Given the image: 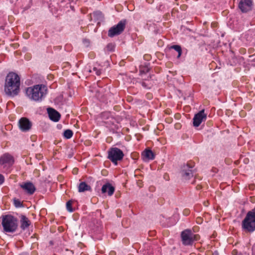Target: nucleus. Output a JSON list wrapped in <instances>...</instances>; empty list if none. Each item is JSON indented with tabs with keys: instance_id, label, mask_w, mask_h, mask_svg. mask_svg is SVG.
Instances as JSON below:
<instances>
[{
	"instance_id": "f257e3e1",
	"label": "nucleus",
	"mask_w": 255,
	"mask_h": 255,
	"mask_svg": "<svg viewBox=\"0 0 255 255\" xmlns=\"http://www.w3.org/2000/svg\"><path fill=\"white\" fill-rule=\"evenodd\" d=\"M20 78L17 74L11 72L6 76L4 84V92L8 96H14L19 91Z\"/></svg>"
},
{
	"instance_id": "f03ea898",
	"label": "nucleus",
	"mask_w": 255,
	"mask_h": 255,
	"mask_svg": "<svg viewBox=\"0 0 255 255\" xmlns=\"http://www.w3.org/2000/svg\"><path fill=\"white\" fill-rule=\"evenodd\" d=\"M47 93V88L44 85H36L27 88L26 94L28 98L36 102L41 101Z\"/></svg>"
},
{
	"instance_id": "7ed1b4c3",
	"label": "nucleus",
	"mask_w": 255,
	"mask_h": 255,
	"mask_svg": "<svg viewBox=\"0 0 255 255\" xmlns=\"http://www.w3.org/2000/svg\"><path fill=\"white\" fill-rule=\"evenodd\" d=\"M242 226L246 232L252 233L255 231V207L248 212Z\"/></svg>"
},
{
	"instance_id": "20e7f679",
	"label": "nucleus",
	"mask_w": 255,
	"mask_h": 255,
	"mask_svg": "<svg viewBox=\"0 0 255 255\" xmlns=\"http://www.w3.org/2000/svg\"><path fill=\"white\" fill-rule=\"evenodd\" d=\"M1 224L5 232L13 233L17 229V220L10 215L3 216Z\"/></svg>"
},
{
	"instance_id": "39448f33",
	"label": "nucleus",
	"mask_w": 255,
	"mask_h": 255,
	"mask_svg": "<svg viewBox=\"0 0 255 255\" xmlns=\"http://www.w3.org/2000/svg\"><path fill=\"white\" fill-rule=\"evenodd\" d=\"M181 237L182 243L185 246L191 245L194 241H198L199 239V236L193 234L191 230L189 229H186L182 231Z\"/></svg>"
},
{
	"instance_id": "423d86ee",
	"label": "nucleus",
	"mask_w": 255,
	"mask_h": 255,
	"mask_svg": "<svg viewBox=\"0 0 255 255\" xmlns=\"http://www.w3.org/2000/svg\"><path fill=\"white\" fill-rule=\"evenodd\" d=\"M124 156L123 151L117 147L111 148L108 151V158L115 165L123 159Z\"/></svg>"
},
{
	"instance_id": "0eeeda50",
	"label": "nucleus",
	"mask_w": 255,
	"mask_h": 255,
	"mask_svg": "<svg viewBox=\"0 0 255 255\" xmlns=\"http://www.w3.org/2000/svg\"><path fill=\"white\" fill-rule=\"evenodd\" d=\"M205 110H202L194 116L193 118V125L198 127L203 121H205L207 118V114L204 113Z\"/></svg>"
},
{
	"instance_id": "6e6552de",
	"label": "nucleus",
	"mask_w": 255,
	"mask_h": 255,
	"mask_svg": "<svg viewBox=\"0 0 255 255\" xmlns=\"http://www.w3.org/2000/svg\"><path fill=\"white\" fill-rule=\"evenodd\" d=\"M18 126L21 131H27L31 128L32 123L28 119L22 118L19 121Z\"/></svg>"
},
{
	"instance_id": "1a4fd4ad",
	"label": "nucleus",
	"mask_w": 255,
	"mask_h": 255,
	"mask_svg": "<svg viewBox=\"0 0 255 255\" xmlns=\"http://www.w3.org/2000/svg\"><path fill=\"white\" fill-rule=\"evenodd\" d=\"M253 6L251 0H242L239 3V7L243 12H247L251 10Z\"/></svg>"
},
{
	"instance_id": "9d476101",
	"label": "nucleus",
	"mask_w": 255,
	"mask_h": 255,
	"mask_svg": "<svg viewBox=\"0 0 255 255\" xmlns=\"http://www.w3.org/2000/svg\"><path fill=\"white\" fill-rule=\"evenodd\" d=\"M20 187L28 194L32 195L36 190L34 184L30 182H24L20 185Z\"/></svg>"
},
{
	"instance_id": "9b49d317",
	"label": "nucleus",
	"mask_w": 255,
	"mask_h": 255,
	"mask_svg": "<svg viewBox=\"0 0 255 255\" xmlns=\"http://www.w3.org/2000/svg\"><path fill=\"white\" fill-rule=\"evenodd\" d=\"M181 174L183 179L185 180H189L193 176V173L191 168L188 165L183 166Z\"/></svg>"
},
{
	"instance_id": "f8f14e48",
	"label": "nucleus",
	"mask_w": 255,
	"mask_h": 255,
	"mask_svg": "<svg viewBox=\"0 0 255 255\" xmlns=\"http://www.w3.org/2000/svg\"><path fill=\"white\" fill-rule=\"evenodd\" d=\"M14 162L13 157L6 153L3 154L0 157V164L11 165Z\"/></svg>"
},
{
	"instance_id": "ddd939ff",
	"label": "nucleus",
	"mask_w": 255,
	"mask_h": 255,
	"mask_svg": "<svg viewBox=\"0 0 255 255\" xmlns=\"http://www.w3.org/2000/svg\"><path fill=\"white\" fill-rule=\"evenodd\" d=\"M47 112L50 120L55 122L59 120L60 115L55 110L50 108L47 109Z\"/></svg>"
},
{
	"instance_id": "4468645a",
	"label": "nucleus",
	"mask_w": 255,
	"mask_h": 255,
	"mask_svg": "<svg viewBox=\"0 0 255 255\" xmlns=\"http://www.w3.org/2000/svg\"><path fill=\"white\" fill-rule=\"evenodd\" d=\"M102 193H107L110 196H112L115 191V188L109 183H107L103 185L102 187Z\"/></svg>"
},
{
	"instance_id": "2eb2a0df",
	"label": "nucleus",
	"mask_w": 255,
	"mask_h": 255,
	"mask_svg": "<svg viewBox=\"0 0 255 255\" xmlns=\"http://www.w3.org/2000/svg\"><path fill=\"white\" fill-rule=\"evenodd\" d=\"M126 20H122L118 24L111 27L108 32H122L125 27Z\"/></svg>"
},
{
	"instance_id": "dca6fc26",
	"label": "nucleus",
	"mask_w": 255,
	"mask_h": 255,
	"mask_svg": "<svg viewBox=\"0 0 255 255\" xmlns=\"http://www.w3.org/2000/svg\"><path fill=\"white\" fill-rule=\"evenodd\" d=\"M20 218V228L22 230H24L27 228L30 225V220L24 215H21Z\"/></svg>"
},
{
	"instance_id": "f3484780",
	"label": "nucleus",
	"mask_w": 255,
	"mask_h": 255,
	"mask_svg": "<svg viewBox=\"0 0 255 255\" xmlns=\"http://www.w3.org/2000/svg\"><path fill=\"white\" fill-rule=\"evenodd\" d=\"M104 15L103 13L99 11H95L91 15V18L93 19L95 21H97L98 24H99L101 22L104 20Z\"/></svg>"
},
{
	"instance_id": "a211bd4d",
	"label": "nucleus",
	"mask_w": 255,
	"mask_h": 255,
	"mask_svg": "<svg viewBox=\"0 0 255 255\" xmlns=\"http://www.w3.org/2000/svg\"><path fill=\"white\" fill-rule=\"evenodd\" d=\"M91 189V187L85 182H81L78 186V191L79 192H83L86 191H90Z\"/></svg>"
},
{
	"instance_id": "6ab92c4d",
	"label": "nucleus",
	"mask_w": 255,
	"mask_h": 255,
	"mask_svg": "<svg viewBox=\"0 0 255 255\" xmlns=\"http://www.w3.org/2000/svg\"><path fill=\"white\" fill-rule=\"evenodd\" d=\"M142 155L147 159L152 160L154 158L153 153L149 149L145 150L142 153Z\"/></svg>"
},
{
	"instance_id": "aec40b11",
	"label": "nucleus",
	"mask_w": 255,
	"mask_h": 255,
	"mask_svg": "<svg viewBox=\"0 0 255 255\" xmlns=\"http://www.w3.org/2000/svg\"><path fill=\"white\" fill-rule=\"evenodd\" d=\"M73 135V132L71 129H66L63 132V136L66 139L71 138Z\"/></svg>"
},
{
	"instance_id": "412c9836",
	"label": "nucleus",
	"mask_w": 255,
	"mask_h": 255,
	"mask_svg": "<svg viewBox=\"0 0 255 255\" xmlns=\"http://www.w3.org/2000/svg\"><path fill=\"white\" fill-rule=\"evenodd\" d=\"M171 49H173L178 52L177 58H179L182 54V49L180 46L178 45H174L171 46Z\"/></svg>"
},
{
	"instance_id": "4be33fe9",
	"label": "nucleus",
	"mask_w": 255,
	"mask_h": 255,
	"mask_svg": "<svg viewBox=\"0 0 255 255\" xmlns=\"http://www.w3.org/2000/svg\"><path fill=\"white\" fill-rule=\"evenodd\" d=\"M88 72L89 73H92L93 72H95L96 74L98 76L100 75L101 74V69H98L96 67H93L92 69H89Z\"/></svg>"
},
{
	"instance_id": "5701e85b",
	"label": "nucleus",
	"mask_w": 255,
	"mask_h": 255,
	"mask_svg": "<svg viewBox=\"0 0 255 255\" xmlns=\"http://www.w3.org/2000/svg\"><path fill=\"white\" fill-rule=\"evenodd\" d=\"M66 209L70 212H72L74 211V210L72 207V201H70V200L68 201L66 203Z\"/></svg>"
},
{
	"instance_id": "b1692460",
	"label": "nucleus",
	"mask_w": 255,
	"mask_h": 255,
	"mask_svg": "<svg viewBox=\"0 0 255 255\" xmlns=\"http://www.w3.org/2000/svg\"><path fill=\"white\" fill-rule=\"evenodd\" d=\"M14 205L16 208L21 207L22 206V204L21 201L18 199H14Z\"/></svg>"
},
{
	"instance_id": "393cba45",
	"label": "nucleus",
	"mask_w": 255,
	"mask_h": 255,
	"mask_svg": "<svg viewBox=\"0 0 255 255\" xmlns=\"http://www.w3.org/2000/svg\"><path fill=\"white\" fill-rule=\"evenodd\" d=\"M115 45L112 43H109L107 46V50L109 51H113L114 49Z\"/></svg>"
},
{
	"instance_id": "a878e982",
	"label": "nucleus",
	"mask_w": 255,
	"mask_h": 255,
	"mask_svg": "<svg viewBox=\"0 0 255 255\" xmlns=\"http://www.w3.org/2000/svg\"><path fill=\"white\" fill-rule=\"evenodd\" d=\"M108 35L109 37H113L116 35H119V34H120L121 33H108Z\"/></svg>"
},
{
	"instance_id": "bb28decb",
	"label": "nucleus",
	"mask_w": 255,
	"mask_h": 255,
	"mask_svg": "<svg viewBox=\"0 0 255 255\" xmlns=\"http://www.w3.org/2000/svg\"><path fill=\"white\" fill-rule=\"evenodd\" d=\"M4 181V176L0 174V185H1Z\"/></svg>"
},
{
	"instance_id": "cd10ccee",
	"label": "nucleus",
	"mask_w": 255,
	"mask_h": 255,
	"mask_svg": "<svg viewBox=\"0 0 255 255\" xmlns=\"http://www.w3.org/2000/svg\"><path fill=\"white\" fill-rule=\"evenodd\" d=\"M83 42L84 43V44L86 46H88L90 43V41L88 39H84Z\"/></svg>"
},
{
	"instance_id": "c85d7f7f",
	"label": "nucleus",
	"mask_w": 255,
	"mask_h": 255,
	"mask_svg": "<svg viewBox=\"0 0 255 255\" xmlns=\"http://www.w3.org/2000/svg\"><path fill=\"white\" fill-rule=\"evenodd\" d=\"M189 211L188 209H185L183 211V214L184 215L187 216L189 214Z\"/></svg>"
},
{
	"instance_id": "c756f323",
	"label": "nucleus",
	"mask_w": 255,
	"mask_h": 255,
	"mask_svg": "<svg viewBox=\"0 0 255 255\" xmlns=\"http://www.w3.org/2000/svg\"><path fill=\"white\" fill-rule=\"evenodd\" d=\"M28 36V33L25 32V33H23V37L24 38H26V39L27 38Z\"/></svg>"
},
{
	"instance_id": "7c9ffc66",
	"label": "nucleus",
	"mask_w": 255,
	"mask_h": 255,
	"mask_svg": "<svg viewBox=\"0 0 255 255\" xmlns=\"http://www.w3.org/2000/svg\"><path fill=\"white\" fill-rule=\"evenodd\" d=\"M217 26V24L216 23H215V22H214V23H212V24H211V26H212V27H216V26Z\"/></svg>"
},
{
	"instance_id": "2f4dec72",
	"label": "nucleus",
	"mask_w": 255,
	"mask_h": 255,
	"mask_svg": "<svg viewBox=\"0 0 255 255\" xmlns=\"http://www.w3.org/2000/svg\"><path fill=\"white\" fill-rule=\"evenodd\" d=\"M78 169L77 168H74L73 170V172L74 174H76L77 173Z\"/></svg>"
},
{
	"instance_id": "473e14b6",
	"label": "nucleus",
	"mask_w": 255,
	"mask_h": 255,
	"mask_svg": "<svg viewBox=\"0 0 255 255\" xmlns=\"http://www.w3.org/2000/svg\"><path fill=\"white\" fill-rule=\"evenodd\" d=\"M4 30V28L3 26H0V30Z\"/></svg>"
},
{
	"instance_id": "72a5a7b5",
	"label": "nucleus",
	"mask_w": 255,
	"mask_h": 255,
	"mask_svg": "<svg viewBox=\"0 0 255 255\" xmlns=\"http://www.w3.org/2000/svg\"><path fill=\"white\" fill-rule=\"evenodd\" d=\"M142 85L144 87H145V83H142Z\"/></svg>"
}]
</instances>
